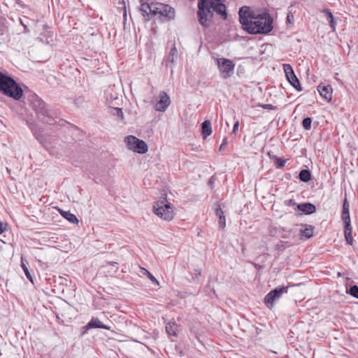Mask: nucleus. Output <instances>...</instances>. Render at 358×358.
I'll return each instance as SVG.
<instances>
[{
    "label": "nucleus",
    "instance_id": "obj_30",
    "mask_svg": "<svg viewBox=\"0 0 358 358\" xmlns=\"http://www.w3.org/2000/svg\"><path fill=\"white\" fill-rule=\"evenodd\" d=\"M350 294L354 297L358 299V287L357 285L352 286L350 289Z\"/></svg>",
    "mask_w": 358,
    "mask_h": 358
},
{
    "label": "nucleus",
    "instance_id": "obj_16",
    "mask_svg": "<svg viewBox=\"0 0 358 358\" xmlns=\"http://www.w3.org/2000/svg\"><path fill=\"white\" fill-rule=\"evenodd\" d=\"M155 3H143L141 5V11L144 17H146V20H149L153 17L152 7H154Z\"/></svg>",
    "mask_w": 358,
    "mask_h": 358
},
{
    "label": "nucleus",
    "instance_id": "obj_1",
    "mask_svg": "<svg viewBox=\"0 0 358 358\" xmlns=\"http://www.w3.org/2000/svg\"><path fill=\"white\" fill-rule=\"evenodd\" d=\"M239 20L249 34H268L273 29V20L266 13H258L248 6L240 8Z\"/></svg>",
    "mask_w": 358,
    "mask_h": 358
},
{
    "label": "nucleus",
    "instance_id": "obj_19",
    "mask_svg": "<svg viewBox=\"0 0 358 358\" xmlns=\"http://www.w3.org/2000/svg\"><path fill=\"white\" fill-rule=\"evenodd\" d=\"M201 131L203 138H206L212 133L211 123L210 120H205L201 124Z\"/></svg>",
    "mask_w": 358,
    "mask_h": 358
},
{
    "label": "nucleus",
    "instance_id": "obj_21",
    "mask_svg": "<svg viewBox=\"0 0 358 358\" xmlns=\"http://www.w3.org/2000/svg\"><path fill=\"white\" fill-rule=\"evenodd\" d=\"M352 226L351 224H349V227L348 224H345L344 226V234H345V238L346 240V242L349 245H352L353 243V238L352 236Z\"/></svg>",
    "mask_w": 358,
    "mask_h": 358
},
{
    "label": "nucleus",
    "instance_id": "obj_12",
    "mask_svg": "<svg viewBox=\"0 0 358 358\" xmlns=\"http://www.w3.org/2000/svg\"><path fill=\"white\" fill-rule=\"evenodd\" d=\"M95 328H99V329H107V330H110V327L107 326V325H105L103 324L100 320L99 318L97 317H92L90 321L87 323V325L84 326L82 329H83V332L82 334H85L88 330L91 329H95Z\"/></svg>",
    "mask_w": 358,
    "mask_h": 358
},
{
    "label": "nucleus",
    "instance_id": "obj_7",
    "mask_svg": "<svg viewBox=\"0 0 358 358\" xmlns=\"http://www.w3.org/2000/svg\"><path fill=\"white\" fill-rule=\"evenodd\" d=\"M153 17L158 15L162 20H169L174 17V9L166 4L155 3L152 7Z\"/></svg>",
    "mask_w": 358,
    "mask_h": 358
},
{
    "label": "nucleus",
    "instance_id": "obj_15",
    "mask_svg": "<svg viewBox=\"0 0 358 358\" xmlns=\"http://www.w3.org/2000/svg\"><path fill=\"white\" fill-rule=\"evenodd\" d=\"M341 218L344 224H348L349 227V224H351V221L350 217V204L347 199H345L343 201Z\"/></svg>",
    "mask_w": 358,
    "mask_h": 358
},
{
    "label": "nucleus",
    "instance_id": "obj_44",
    "mask_svg": "<svg viewBox=\"0 0 358 358\" xmlns=\"http://www.w3.org/2000/svg\"><path fill=\"white\" fill-rule=\"evenodd\" d=\"M194 275L196 277L200 276L201 275V272L200 270H195Z\"/></svg>",
    "mask_w": 358,
    "mask_h": 358
},
{
    "label": "nucleus",
    "instance_id": "obj_20",
    "mask_svg": "<svg viewBox=\"0 0 358 358\" xmlns=\"http://www.w3.org/2000/svg\"><path fill=\"white\" fill-rule=\"evenodd\" d=\"M67 0H58V16H62V19H64L66 13H67L66 8Z\"/></svg>",
    "mask_w": 358,
    "mask_h": 358
},
{
    "label": "nucleus",
    "instance_id": "obj_31",
    "mask_svg": "<svg viewBox=\"0 0 358 358\" xmlns=\"http://www.w3.org/2000/svg\"><path fill=\"white\" fill-rule=\"evenodd\" d=\"M78 219L76 217V216L69 212V222L78 224Z\"/></svg>",
    "mask_w": 358,
    "mask_h": 358
},
{
    "label": "nucleus",
    "instance_id": "obj_36",
    "mask_svg": "<svg viewBox=\"0 0 358 358\" xmlns=\"http://www.w3.org/2000/svg\"><path fill=\"white\" fill-rule=\"evenodd\" d=\"M59 212L60 215L66 220H67V210H62L58 207L56 208Z\"/></svg>",
    "mask_w": 358,
    "mask_h": 358
},
{
    "label": "nucleus",
    "instance_id": "obj_39",
    "mask_svg": "<svg viewBox=\"0 0 358 358\" xmlns=\"http://www.w3.org/2000/svg\"><path fill=\"white\" fill-rule=\"evenodd\" d=\"M261 107H262L263 108H265V109H268V110H272L274 108V106H272L271 104H263V105H261Z\"/></svg>",
    "mask_w": 358,
    "mask_h": 358
},
{
    "label": "nucleus",
    "instance_id": "obj_40",
    "mask_svg": "<svg viewBox=\"0 0 358 358\" xmlns=\"http://www.w3.org/2000/svg\"><path fill=\"white\" fill-rule=\"evenodd\" d=\"M238 126H239V122L238 121H236L234 123V127H233V132L234 133L236 132V131L238 130Z\"/></svg>",
    "mask_w": 358,
    "mask_h": 358
},
{
    "label": "nucleus",
    "instance_id": "obj_13",
    "mask_svg": "<svg viewBox=\"0 0 358 358\" xmlns=\"http://www.w3.org/2000/svg\"><path fill=\"white\" fill-rule=\"evenodd\" d=\"M160 100L155 104V108L157 111L164 112L171 103V100L165 92H162L159 94Z\"/></svg>",
    "mask_w": 358,
    "mask_h": 358
},
{
    "label": "nucleus",
    "instance_id": "obj_35",
    "mask_svg": "<svg viewBox=\"0 0 358 358\" xmlns=\"http://www.w3.org/2000/svg\"><path fill=\"white\" fill-rule=\"evenodd\" d=\"M215 214L218 217H220L222 215H224V212L221 209L220 205H217V208H215Z\"/></svg>",
    "mask_w": 358,
    "mask_h": 358
},
{
    "label": "nucleus",
    "instance_id": "obj_41",
    "mask_svg": "<svg viewBox=\"0 0 358 358\" xmlns=\"http://www.w3.org/2000/svg\"><path fill=\"white\" fill-rule=\"evenodd\" d=\"M287 20L289 23H292L294 21V16L292 15H287Z\"/></svg>",
    "mask_w": 358,
    "mask_h": 358
},
{
    "label": "nucleus",
    "instance_id": "obj_37",
    "mask_svg": "<svg viewBox=\"0 0 358 358\" xmlns=\"http://www.w3.org/2000/svg\"><path fill=\"white\" fill-rule=\"evenodd\" d=\"M324 13H325V15L327 17V20L334 18L333 14L331 13V12L329 10H325L324 11Z\"/></svg>",
    "mask_w": 358,
    "mask_h": 358
},
{
    "label": "nucleus",
    "instance_id": "obj_6",
    "mask_svg": "<svg viewBox=\"0 0 358 358\" xmlns=\"http://www.w3.org/2000/svg\"><path fill=\"white\" fill-rule=\"evenodd\" d=\"M124 142L129 150L139 154H145L148 152V145L146 143L136 138L134 136L129 135L124 138Z\"/></svg>",
    "mask_w": 358,
    "mask_h": 358
},
{
    "label": "nucleus",
    "instance_id": "obj_25",
    "mask_svg": "<svg viewBox=\"0 0 358 358\" xmlns=\"http://www.w3.org/2000/svg\"><path fill=\"white\" fill-rule=\"evenodd\" d=\"M22 268L24 272V274L26 275V277L27 278V279L31 282L32 283L34 282V280H33V277L29 270V268H27V266L23 263V262L22 261Z\"/></svg>",
    "mask_w": 358,
    "mask_h": 358
},
{
    "label": "nucleus",
    "instance_id": "obj_43",
    "mask_svg": "<svg viewBox=\"0 0 358 358\" xmlns=\"http://www.w3.org/2000/svg\"><path fill=\"white\" fill-rule=\"evenodd\" d=\"M227 138H224V139L223 140V141H222V145H221V146H220V150H221V149H222V148H223L225 145H227Z\"/></svg>",
    "mask_w": 358,
    "mask_h": 358
},
{
    "label": "nucleus",
    "instance_id": "obj_5",
    "mask_svg": "<svg viewBox=\"0 0 358 358\" xmlns=\"http://www.w3.org/2000/svg\"><path fill=\"white\" fill-rule=\"evenodd\" d=\"M152 209L153 213L162 220L171 221L174 217V208L166 197L156 201L153 204Z\"/></svg>",
    "mask_w": 358,
    "mask_h": 358
},
{
    "label": "nucleus",
    "instance_id": "obj_4",
    "mask_svg": "<svg viewBox=\"0 0 358 358\" xmlns=\"http://www.w3.org/2000/svg\"><path fill=\"white\" fill-rule=\"evenodd\" d=\"M0 92L15 101L24 95L21 85L6 71H0Z\"/></svg>",
    "mask_w": 358,
    "mask_h": 358
},
{
    "label": "nucleus",
    "instance_id": "obj_3",
    "mask_svg": "<svg viewBox=\"0 0 358 358\" xmlns=\"http://www.w3.org/2000/svg\"><path fill=\"white\" fill-rule=\"evenodd\" d=\"M198 16L200 24L203 27H209L213 22V13L227 17L226 6L216 0H199L198 5Z\"/></svg>",
    "mask_w": 358,
    "mask_h": 358
},
{
    "label": "nucleus",
    "instance_id": "obj_17",
    "mask_svg": "<svg viewBox=\"0 0 358 358\" xmlns=\"http://www.w3.org/2000/svg\"><path fill=\"white\" fill-rule=\"evenodd\" d=\"M297 209L306 215L313 214L316 211V207L310 203L298 204Z\"/></svg>",
    "mask_w": 358,
    "mask_h": 358
},
{
    "label": "nucleus",
    "instance_id": "obj_22",
    "mask_svg": "<svg viewBox=\"0 0 358 358\" xmlns=\"http://www.w3.org/2000/svg\"><path fill=\"white\" fill-rule=\"evenodd\" d=\"M314 228L311 225H306L304 229H301L300 231L301 235L310 238L313 236Z\"/></svg>",
    "mask_w": 358,
    "mask_h": 358
},
{
    "label": "nucleus",
    "instance_id": "obj_27",
    "mask_svg": "<svg viewBox=\"0 0 358 358\" xmlns=\"http://www.w3.org/2000/svg\"><path fill=\"white\" fill-rule=\"evenodd\" d=\"M286 162H287L286 159H282L278 157H275V162L277 168H278V169L283 168L285 165Z\"/></svg>",
    "mask_w": 358,
    "mask_h": 358
},
{
    "label": "nucleus",
    "instance_id": "obj_38",
    "mask_svg": "<svg viewBox=\"0 0 358 358\" xmlns=\"http://www.w3.org/2000/svg\"><path fill=\"white\" fill-rule=\"evenodd\" d=\"M328 20H329V23L330 27L331 28H333L334 29H335V26L336 24V22L334 21V18L329 19Z\"/></svg>",
    "mask_w": 358,
    "mask_h": 358
},
{
    "label": "nucleus",
    "instance_id": "obj_26",
    "mask_svg": "<svg viewBox=\"0 0 358 358\" xmlns=\"http://www.w3.org/2000/svg\"><path fill=\"white\" fill-rule=\"evenodd\" d=\"M312 119L310 117H306L303 120L302 125L306 130H310L311 128Z\"/></svg>",
    "mask_w": 358,
    "mask_h": 358
},
{
    "label": "nucleus",
    "instance_id": "obj_29",
    "mask_svg": "<svg viewBox=\"0 0 358 358\" xmlns=\"http://www.w3.org/2000/svg\"><path fill=\"white\" fill-rule=\"evenodd\" d=\"M50 29L51 27L48 24H43V29L45 31L44 33L45 36L47 35L48 37H52L53 32L50 30Z\"/></svg>",
    "mask_w": 358,
    "mask_h": 358
},
{
    "label": "nucleus",
    "instance_id": "obj_42",
    "mask_svg": "<svg viewBox=\"0 0 358 358\" xmlns=\"http://www.w3.org/2000/svg\"><path fill=\"white\" fill-rule=\"evenodd\" d=\"M288 205L290 206H297V205L294 199H289L288 201Z\"/></svg>",
    "mask_w": 358,
    "mask_h": 358
},
{
    "label": "nucleus",
    "instance_id": "obj_9",
    "mask_svg": "<svg viewBox=\"0 0 358 358\" xmlns=\"http://www.w3.org/2000/svg\"><path fill=\"white\" fill-rule=\"evenodd\" d=\"M27 125L36 139H37L43 146L45 147L48 143V138L43 134V128L35 122L27 121Z\"/></svg>",
    "mask_w": 358,
    "mask_h": 358
},
{
    "label": "nucleus",
    "instance_id": "obj_11",
    "mask_svg": "<svg viewBox=\"0 0 358 358\" xmlns=\"http://www.w3.org/2000/svg\"><path fill=\"white\" fill-rule=\"evenodd\" d=\"M287 287H277L271 291L264 298V303L268 307L269 304L272 306L275 300L280 299L282 295L287 292Z\"/></svg>",
    "mask_w": 358,
    "mask_h": 358
},
{
    "label": "nucleus",
    "instance_id": "obj_24",
    "mask_svg": "<svg viewBox=\"0 0 358 358\" xmlns=\"http://www.w3.org/2000/svg\"><path fill=\"white\" fill-rule=\"evenodd\" d=\"M177 54H178V50H177L176 48L174 46L171 48V50L169 52V55L167 57L166 62H170V63L173 64L175 57L177 56Z\"/></svg>",
    "mask_w": 358,
    "mask_h": 358
},
{
    "label": "nucleus",
    "instance_id": "obj_28",
    "mask_svg": "<svg viewBox=\"0 0 358 358\" xmlns=\"http://www.w3.org/2000/svg\"><path fill=\"white\" fill-rule=\"evenodd\" d=\"M113 113L114 115L117 116L119 119H120V120L124 119V113L121 108H113Z\"/></svg>",
    "mask_w": 358,
    "mask_h": 358
},
{
    "label": "nucleus",
    "instance_id": "obj_34",
    "mask_svg": "<svg viewBox=\"0 0 358 358\" xmlns=\"http://www.w3.org/2000/svg\"><path fill=\"white\" fill-rule=\"evenodd\" d=\"M145 272L148 273V277L149 279L154 283H156L157 285H159L158 280L147 270H145Z\"/></svg>",
    "mask_w": 358,
    "mask_h": 358
},
{
    "label": "nucleus",
    "instance_id": "obj_33",
    "mask_svg": "<svg viewBox=\"0 0 358 358\" xmlns=\"http://www.w3.org/2000/svg\"><path fill=\"white\" fill-rule=\"evenodd\" d=\"M8 224L6 222L0 221V234H3L6 230Z\"/></svg>",
    "mask_w": 358,
    "mask_h": 358
},
{
    "label": "nucleus",
    "instance_id": "obj_23",
    "mask_svg": "<svg viewBox=\"0 0 358 358\" xmlns=\"http://www.w3.org/2000/svg\"><path fill=\"white\" fill-rule=\"evenodd\" d=\"M299 178L301 181L307 182L311 179V174L309 170L303 169L300 171Z\"/></svg>",
    "mask_w": 358,
    "mask_h": 358
},
{
    "label": "nucleus",
    "instance_id": "obj_8",
    "mask_svg": "<svg viewBox=\"0 0 358 358\" xmlns=\"http://www.w3.org/2000/svg\"><path fill=\"white\" fill-rule=\"evenodd\" d=\"M216 63L223 79H227L234 74L235 64L231 59L218 58L216 59Z\"/></svg>",
    "mask_w": 358,
    "mask_h": 358
},
{
    "label": "nucleus",
    "instance_id": "obj_2",
    "mask_svg": "<svg viewBox=\"0 0 358 358\" xmlns=\"http://www.w3.org/2000/svg\"><path fill=\"white\" fill-rule=\"evenodd\" d=\"M30 106L43 123L59 128L66 126L67 121L63 117L62 112L59 109L49 108L36 94L31 96Z\"/></svg>",
    "mask_w": 358,
    "mask_h": 358
},
{
    "label": "nucleus",
    "instance_id": "obj_32",
    "mask_svg": "<svg viewBox=\"0 0 358 358\" xmlns=\"http://www.w3.org/2000/svg\"><path fill=\"white\" fill-rule=\"evenodd\" d=\"M219 225L222 228H224L226 226L225 216L222 215L219 217Z\"/></svg>",
    "mask_w": 358,
    "mask_h": 358
},
{
    "label": "nucleus",
    "instance_id": "obj_10",
    "mask_svg": "<svg viewBox=\"0 0 358 358\" xmlns=\"http://www.w3.org/2000/svg\"><path fill=\"white\" fill-rule=\"evenodd\" d=\"M283 69L286 76V78L289 83L298 91L301 92L302 88L300 85V82L298 78L296 76L293 69L290 64H285L283 65Z\"/></svg>",
    "mask_w": 358,
    "mask_h": 358
},
{
    "label": "nucleus",
    "instance_id": "obj_14",
    "mask_svg": "<svg viewBox=\"0 0 358 358\" xmlns=\"http://www.w3.org/2000/svg\"><path fill=\"white\" fill-rule=\"evenodd\" d=\"M317 90L325 100L330 101L332 99V88L329 85L320 84L317 87Z\"/></svg>",
    "mask_w": 358,
    "mask_h": 358
},
{
    "label": "nucleus",
    "instance_id": "obj_18",
    "mask_svg": "<svg viewBox=\"0 0 358 358\" xmlns=\"http://www.w3.org/2000/svg\"><path fill=\"white\" fill-rule=\"evenodd\" d=\"M180 330V326L176 322H168L166 325V331L169 335L177 336Z\"/></svg>",
    "mask_w": 358,
    "mask_h": 358
}]
</instances>
